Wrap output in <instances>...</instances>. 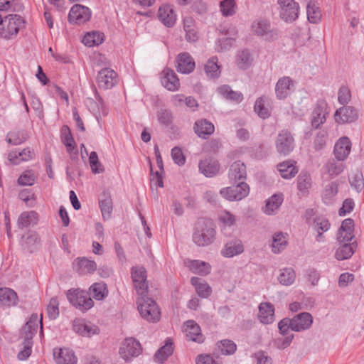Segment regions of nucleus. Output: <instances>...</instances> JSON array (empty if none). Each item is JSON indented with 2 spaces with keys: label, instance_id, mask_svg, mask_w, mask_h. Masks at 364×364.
Masks as SVG:
<instances>
[{
  "label": "nucleus",
  "instance_id": "7c9ffc66",
  "mask_svg": "<svg viewBox=\"0 0 364 364\" xmlns=\"http://www.w3.org/2000/svg\"><path fill=\"white\" fill-rule=\"evenodd\" d=\"M259 318L264 324H270L274 318V307L269 302L260 304L259 306Z\"/></svg>",
  "mask_w": 364,
  "mask_h": 364
},
{
  "label": "nucleus",
  "instance_id": "f704fd0d",
  "mask_svg": "<svg viewBox=\"0 0 364 364\" xmlns=\"http://www.w3.org/2000/svg\"><path fill=\"white\" fill-rule=\"evenodd\" d=\"M38 220V214L35 211L23 212L18 218L17 225L20 229L34 225Z\"/></svg>",
  "mask_w": 364,
  "mask_h": 364
},
{
  "label": "nucleus",
  "instance_id": "774afa93",
  "mask_svg": "<svg viewBox=\"0 0 364 364\" xmlns=\"http://www.w3.org/2000/svg\"><path fill=\"white\" fill-rule=\"evenodd\" d=\"M254 358L257 360V364H272V358L264 350H259L254 353Z\"/></svg>",
  "mask_w": 364,
  "mask_h": 364
},
{
  "label": "nucleus",
  "instance_id": "79ce46f5",
  "mask_svg": "<svg viewBox=\"0 0 364 364\" xmlns=\"http://www.w3.org/2000/svg\"><path fill=\"white\" fill-rule=\"evenodd\" d=\"M267 100L266 97H259L256 100L254 105V111L263 119L269 118L271 115L270 110L266 106Z\"/></svg>",
  "mask_w": 364,
  "mask_h": 364
},
{
  "label": "nucleus",
  "instance_id": "c9c22d12",
  "mask_svg": "<svg viewBox=\"0 0 364 364\" xmlns=\"http://www.w3.org/2000/svg\"><path fill=\"white\" fill-rule=\"evenodd\" d=\"M88 292L96 300H102L108 295L107 287L104 282L94 283L90 287Z\"/></svg>",
  "mask_w": 364,
  "mask_h": 364
},
{
  "label": "nucleus",
  "instance_id": "680f3d73",
  "mask_svg": "<svg viewBox=\"0 0 364 364\" xmlns=\"http://www.w3.org/2000/svg\"><path fill=\"white\" fill-rule=\"evenodd\" d=\"M235 0H223L220 3V10L225 16H232L235 14Z\"/></svg>",
  "mask_w": 364,
  "mask_h": 364
},
{
  "label": "nucleus",
  "instance_id": "72a5a7b5",
  "mask_svg": "<svg viewBox=\"0 0 364 364\" xmlns=\"http://www.w3.org/2000/svg\"><path fill=\"white\" fill-rule=\"evenodd\" d=\"M186 337L189 341H192L198 343L203 342V337L200 333L199 325L193 320L186 321Z\"/></svg>",
  "mask_w": 364,
  "mask_h": 364
},
{
  "label": "nucleus",
  "instance_id": "ea45409f",
  "mask_svg": "<svg viewBox=\"0 0 364 364\" xmlns=\"http://www.w3.org/2000/svg\"><path fill=\"white\" fill-rule=\"evenodd\" d=\"M218 63V58L216 56H213L204 65V70L208 77L215 79L220 76V69Z\"/></svg>",
  "mask_w": 364,
  "mask_h": 364
},
{
  "label": "nucleus",
  "instance_id": "6ab92c4d",
  "mask_svg": "<svg viewBox=\"0 0 364 364\" xmlns=\"http://www.w3.org/2000/svg\"><path fill=\"white\" fill-rule=\"evenodd\" d=\"M294 326L292 331L301 332L309 329L313 323V317L309 312H301L292 318Z\"/></svg>",
  "mask_w": 364,
  "mask_h": 364
},
{
  "label": "nucleus",
  "instance_id": "f8f14e48",
  "mask_svg": "<svg viewBox=\"0 0 364 364\" xmlns=\"http://www.w3.org/2000/svg\"><path fill=\"white\" fill-rule=\"evenodd\" d=\"M73 329L83 337L90 338L93 335L100 333V328L97 326L82 318H77L73 321Z\"/></svg>",
  "mask_w": 364,
  "mask_h": 364
},
{
  "label": "nucleus",
  "instance_id": "ddd939ff",
  "mask_svg": "<svg viewBox=\"0 0 364 364\" xmlns=\"http://www.w3.org/2000/svg\"><path fill=\"white\" fill-rule=\"evenodd\" d=\"M117 73L110 68H103L97 76V82L100 88L111 89L117 84Z\"/></svg>",
  "mask_w": 364,
  "mask_h": 364
},
{
  "label": "nucleus",
  "instance_id": "5fc2aeb1",
  "mask_svg": "<svg viewBox=\"0 0 364 364\" xmlns=\"http://www.w3.org/2000/svg\"><path fill=\"white\" fill-rule=\"evenodd\" d=\"M287 244L283 232H276L272 237V251L274 253H279L284 250Z\"/></svg>",
  "mask_w": 364,
  "mask_h": 364
},
{
  "label": "nucleus",
  "instance_id": "4be33fe9",
  "mask_svg": "<svg viewBox=\"0 0 364 364\" xmlns=\"http://www.w3.org/2000/svg\"><path fill=\"white\" fill-rule=\"evenodd\" d=\"M158 18L166 27L173 26L176 21V15L169 4H164L159 7Z\"/></svg>",
  "mask_w": 364,
  "mask_h": 364
},
{
  "label": "nucleus",
  "instance_id": "6e6552de",
  "mask_svg": "<svg viewBox=\"0 0 364 364\" xmlns=\"http://www.w3.org/2000/svg\"><path fill=\"white\" fill-rule=\"evenodd\" d=\"M252 31L267 41H273L278 38L277 30L272 28L270 22L264 19L255 21L252 24Z\"/></svg>",
  "mask_w": 364,
  "mask_h": 364
},
{
  "label": "nucleus",
  "instance_id": "de8ad7c7",
  "mask_svg": "<svg viewBox=\"0 0 364 364\" xmlns=\"http://www.w3.org/2000/svg\"><path fill=\"white\" fill-rule=\"evenodd\" d=\"M299 4H296V6L290 5L289 7L281 9L280 16L287 22H292L299 16Z\"/></svg>",
  "mask_w": 364,
  "mask_h": 364
},
{
  "label": "nucleus",
  "instance_id": "5701e85b",
  "mask_svg": "<svg viewBox=\"0 0 364 364\" xmlns=\"http://www.w3.org/2000/svg\"><path fill=\"white\" fill-rule=\"evenodd\" d=\"M351 142L347 136L341 137L335 144L333 153L338 161H344L350 154Z\"/></svg>",
  "mask_w": 364,
  "mask_h": 364
},
{
  "label": "nucleus",
  "instance_id": "6e6d98bb",
  "mask_svg": "<svg viewBox=\"0 0 364 364\" xmlns=\"http://www.w3.org/2000/svg\"><path fill=\"white\" fill-rule=\"evenodd\" d=\"M62 141L65 146L67 151L73 149V147L76 146V144L71 133V131L67 125H64L62 127Z\"/></svg>",
  "mask_w": 364,
  "mask_h": 364
},
{
  "label": "nucleus",
  "instance_id": "a18cd8bd",
  "mask_svg": "<svg viewBox=\"0 0 364 364\" xmlns=\"http://www.w3.org/2000/svg\"><path fill=\"white\" fill-rule=\"evenodd\" d=\"M104 41V34L98 31L87 33L82 38V43L88 47L99 46Z\"/></svg>",
  "mask_w": 364,
  "mask_h": 364
},
{
  "label": "nucleus",
  "instance_id": "473e14b6",
  "mask_svg": "<svg viewBox=\"0 0 364 364\" xmlns=\"http://www.w3.org/2000/svg\"><path fill=\"white\" fill-rule=\"evenodd\" d=\"M173 343L171 338H168L165 341V344L154 354V360L160 363H164L173 354Z\"/></svg>",
  "mask_w": 364,
  "mask_h": 364
},
{
  "label": "nucleus",
  "instance_id": "a19ab883",
  "mask_svg": "<svg viewBox=\"0 0 364 364\" xmlns=\"http://www.w3.org/2000/svg\"><path fill=\"white\" fill-rule=\"evenodd\" d=\"M77 266V272L80 274H92L97 269L96 262L85 257L78 258Z\"/></svg>",
  "mask_w": 364,
  "mask_h": 364
},
{
  "label": "nucleus",
  "instance_id": "c03bdc74",
  "mask_svg": "<svg viewBox=\"0 0 364 364\" xmlns=\"http://www.w3.org/2000/svg\"><path fill=\"white\" fill-rule=\"evenodd\" d=\"M283 202L282 194H274L267 201L264 209V213L271 215L274 210L279 208Z\"/></svg>",
  "mask_w": 364,
  "mask_h": 364
},
{
  "label": "nucleus",
  "instance_id": "aec40b11",
  "mask_svg": "<svg viewBox=\"0 0 364 364\" xmlns=\"http://www.w3.org/2000/svg\"><path fill=\"white\" fill-rule=\"evenodd\" d=\"M98 200L103 219L105 220L109 219L113 210V203L110 192L107 190L103 191L100 195Z\"/></svg>",
  "mask_w": 364,
  "mask_h": 364
},
{
  "label": "nucleus",
  "instance_id": "dca6fc26",
  "mask_svg": "<svg viewBox=\"0 0 364 364\" xmlns=\"http://www.w3.org/2000/svg\"><path fill=\"white\" fill-rule=\"evenodd\" d=\"M334 117L337 123H351L357 120L358 114L353 107L343 106L336 111Z\"/></svg>",
  "mask_w": 364,
  "mask_h": 364
},
{
  "label": "nucleus",
  "instance_id": "c85d7f7f",
  "mask_svg": "<svg viewBox=\"0 0 364 364\" xmlns=\"http://www.w3.org/2000/svg\"><path fill=\"white\" fill-rule=\"evenodd\" d=\"M293 81L289 77H282L277 81L275 86L276 96L279 100L285 99L291 92Z\"/></svg>",
  "mask_w": 364,
  "mask_h": 364
},
{
  "label": "nucleus",
  "instance_id": "58836bf2",
  "mask_svg": "<svg viewBox=\"0 0 364 364\" xmlns=\"http://www.w3.org/2000/svg\"><path fill=\"white\" fill-rule=\"evenodd\" d=\"M32 159V152L29 148L24 149L21 151H13L9 154V161L15 165L19 164L21 161H27Z\"/></svg>",
  "mask_w": 364,
  "mask_h": 364
},
{
  "label": "nucleus",
  "instance_id": "4468645a",
  "mask_svg": "<svg viewBox=\"0 0 364 364\" xmlns=\"http://www.w3.org/2000/svg\"><path fill=\"white\" fill-rule=\"evenodd\" d=\"M247 177L246 165L241 161L233 162L228 170V178L231 184L237 182H245Z\"/></svg>",
  "mask_w": 364,
  "mask_h": 364
},
{
  "label": "nucleus",
  "instance_id": "1a4fd4ad",
  "mask_svg": "<svg viewBox=\"0 0 364 364\" xmlns=\"http://www.w3.org/2000/svg\"><path fill=\"white\" fill-rule=\"evenodd\" d=\"M275 145L277 152L286 156L294 150V137L288 130H282L276 139Z\"/></svg>",
  "mask_w": 364,
  "mask_h": 364
},
{
  "label": "nucleus",
  "instance_id": "37998d69",
  "mask_svg": "<svg viewBox=\"0 0 364 364\" xmlns=\"http://www.w3.org/2000/svg\"><path fill=\"white\" fill-rule=\"evenodd\" d=\"M252 61L253 58L248 49L241 50L237 55V65L242 70L247 69L251 65Z\"/></svg>",
  "mask_w": 364,
  "mask_h": 364
},
{
  "label": "nucleus",
  "instance_id": "f257e3e1",
  "mask_svg": "<svg viewBox=\"0 0 364 364\" xmlns=\"http://www.w3.org/2000/svg\"><path fill=\"white\" fill-rule=\"evenodd\" d=\"M43 314H41L40 318L37 314H33L28 321L21 328L20 338H23V348L21 350L17 358L20 360H26L31 354L33 346V337L36 334L38 324H40V335L43 336Z\"/></svg>",
  "mask_w": 364,
  "mask_h": 364
},
{
  "label": "nucleus",
  "instance_id": "20e7f679",
  "mask_svg": "<svg viewBox=\"0 0 364 364\" xmlns=\"http://www.w3.org/2000/svg\"><path fill=\"white\" fill-rule=\"evenodd\" d=\"M137 309L141 317L148 321L156 322L160 318V311L156 301L146 294L137 299Z\"/></svg>",
  "mask_w": 364,
  "mask_h": 364
},
{
  "label": "nucleus",
  "instance_id": "2f4dec72",
  "mask_svg": "<svg viewBox=\"0 0 364 364\" xmlns=\"http://www.w3.org/2000/svg\"><path fill=\"white\" fill-rule=\"evenodd\" d=\"M194 131L200 138L207 139L214 132V125L207 119L197 120L194 124Z\"/></svg>",
  "mask_w": 364,
  "mask_h": 364
},
{
  "label": "nucleus",
  "instance_id": "9d476101",
  "mask_svg": "<svg viewBox=\"0 0 364 364\" xmlns=\"http://www.w3.org/2000/svg\"><path fill=\"white\" fill-rule=\"evenodd\" d=\"M131 275L134 286L139 295L147 294L148 284L146 281V270L144 267H133Z\"/></svg>",
  "mask_w": 364,
  "mask_h": 364
},
{
  "label": "nucleus",
  "instance_id": "69168bd1",
  "mask_svg": "<svg viewBox=\"0 0 364 364\" xmlns=\"http://www.w3.org/2000/svg\"><path fill=\"white\" fill-rule=\"evenodd\" d=\"M59 303L57 299L52 298L47 305V314L50 319H55L59 316Z\"/></svg>",
  "mask_w": 364,
  "mask_h": 364
},
{
  "label": "nucleus",
  "instance_id": "13d9d810",
  "mask_svg": "<svg viewBox=\"0 0 364 364\" xmlns=\"http://www.w3.org/2000/svg\"><path fill=\"white\" fill-rule=\"evenodd\" d=\"M308 20L312 23H317L321 19V11L314 3L309 2L306 6Z\"/></svg>",
  "mask_w": 364,
  "mask_h": 364
},
{
  "label": "nucleus",
  "instance_id": "49530a36",
  "mask_svg": "<svg viewBox=\"0 0 364 364\" xmlns=\"http://www.w3.org/2000/svg\"><path fill=\"white\" fill-rule=\"evenodd\" d=\"M188 267L192 272L200 275H207L210 270V265L208 263L200 260L190 261Z\"/></svg>",
  "mask_w": 364,
  "mask_h": 364
},
{
  "label": "nucleus",
  "instance_id": "7ed1b4c3",
  "mask_svg": "<svg viewBox=\"0 0 364 364\" xmlns=\"http://www.w3.org/2000/svg\"><path fill=\"white\" fill-rule=\"evenodd\" d=\"M4 11L0 10V36L5 39L16 36L20 29L25 26L24 18L18 14L3 16Z\"/></svg>",
  "mask_w": 364,
  "mask_h": 364
},
{
  "label": "nucleus",
  "instance_id": "8fccbe9b",
  "mask_svg": "<svg viewBox=\"0 0 364 364\" xmlns=\"http://www.w3.org/2000/svg\"><path fill=\"white\" fill-rule=\"evenodd\" d=\"M278 169L283 178L289 179L294 177L298 172L297 168L289 161L281 163L278 165Z\"/></svg>",
  "mask_w": 364,
  "mask_h": 364
},
{
  "label": "nucleus",
  "instance_id": "4d7b16f0",
  "mask_svg": "<svg viewBox=\"0 0 364 364\" xmlns=\"http://www.w3.org/2000/svg\"><path fill=\"white\" fill-rule=\"evenodd\" d=\"M278 280L283 285H291L295 280L294 270L292 268H285L282 269L278 277Z\"/></svg>",
  "mask_w": 364,
  "mask_h": 364
},
{
  "label": "nucleus",
  "instance_id": "864d4df0",
  "mask_svg": "<svg viewBox=\"0 0 364 364\" xmlns=\"http://www.w3.org/2000/svg\"><path fill=\"white\" fill-rule=\"evenodd\" d=\"M28 137L24 130H13L7 135L8 143L13 145H18L24 142Z\"/></svg>",
  "mask_w": 364,
  "mask_h": 364
},
{
  "label": "nucleus",
  "instance_id": "4c0bfd02",
  "mask_svg": "<svg viewBox=\"0 0 364 364\" xmlns=\"http://www.w3.org/2000/svg\"><path fill=\"white\" fill-rule=\"evenodd\" d=\"M191 283L200 297L208 298L211 294V287L206 282H202L201 279L193 277L191 279Z\"/></svg>",
  "mask_w": 364,
  "mask_h": 364
},
{
  "label": "nucleus",
  "instance_id": "a878e982",
  "mask_svg": "<svg viewBox=\"0 0 364 364\" xmlns=\"http://www.w3.org/2000/svg\"><path fill=\"white\" fill-rule=\"evenodd\" d=\"M244 252V246L239 239H232L228 241L221 250V255L225 257H232Z\"/></svg>",
  "mask_w": 364,
  "mask_h": 364
},
{
  "label": "nucleus",
  "instance_id": "423d86ee",
  "mask_svg": "<svg viewBox=\"0 0 364 364\" xmlns=\"http://www.w3.org/2000/svg\"><path fill=\"white\" fill-rule=\"evenodd\" d=\"M250 186L246 182H237L220 191V195L230 201L241 200L248 196Z\"/></svg>",
  "mask_w": 364,
  "mask_h": 364
},
{
  "label": "nucleus",
  "instance_id": "bb28decb",
  "mask_svg": "<svg viewBox=\"0 0 364 364\" xmlns=\"http://www.w3.org/2000/svg\"><path fill=\"white\" fill-rule=\"evenodd\" d=\"M338 242L339 246L336 249L335 257L338 260L348 259L352 257L357 248V242Z\"/></svg>",
  "mask_w": 364,
  "mask_h": 364
},
{
  "label": "nucleus",
  "instance_id": "393cba45",
  "mask_svg": "<svg viewBox=\"0 0 364 364\" xmlns=\"http://www.w3.org/2000/svg\"><path fill=\"white\" fill-rule=\"evenodd\" d=\"M17 294L10 288H0V308L5 309L18 304Z\"/></svg>",
  "mask_w": 364,
  "mask_h": 364
},
{
  "label": "nucleus",
  "instance_id": "e433bc0d",
  "mask_svg": "<svg viewBox=\"0 0 364 364\" xmlns=\"http://www.w3.org/2000/svg\"><path fill=\"white\" fill-rule=\"evenodd\" d=\"M218 92L228 100L240 103L243 100V95L240 92L234 91L228 85L218 87Z\"/></svg>",
  "mask_w": 364,
  "mask_h": 364
},
{
  "label": "nucleus",
  "instance_id": "e2e57ef3",
  "mask_svg": "<svg viewBox=\"0 0 364 364\" xmlns=\"http://www.w3.org/2000/svg\"><path fill=\"white\" fill-rule=\"evenodd\" d=\"M294 326V322L292 318H284L279 321L278 323V328L279 333L282 336H287L289 333V329L292 331V327Z\"/></svg>",
  "mask_w": 364,
  "mask_h": 364
},
{
  "label": "nucleus",
  "instance_id": "2eb2a0df",
  "mask_svg": "<svg viewBox=\"0 0 364 364\" xmlns=\"http://www.w3.org/2000/svg\"><path fill=\"white\" fill-rule=\"evenodd\" d=\"M199 171L206 177L216 176L220 168V165L217 159L213 157H206L198 163Z\"/></svg>",
  "mask_w": 364,
  "mask_h": 364
},
{
  "label": "nucleus",
  "instance_id": "c756f323",
  "mask_svg": "<svg viewBox=\"0 0 364 364\" xmlns=\"http://www.w3.org/2000/svg\"><path fill=\"white\" fill-rule=\"evenodd\" d=\"M164 77L161 78V84L168 90L175 91L179 87V80L176 73L169 68L163 71Z\"/></svg>",
  "mask_w": 364,
  "mask_h": 364
},
{
  "label": "nucleus",
  "instance_id": "f3484780",
  "mask_svg": "<svg viewBox=\"0 0 364 364\" xmlns=\"http://www.w3.org/2000/svg\"><path fill=\"white\" fill-rule=\"evenodd\" d=\"M20 245L23 251L33 253L40 247V238L35 232H28L22 235Z\"/></svg>",
  "mask_w": 364,
  "mask_h": 364
},
{
  "label": "nucleus",
  "instance_id": "412c9836",
  "mask_svg": "<svg viewBox=\"0 0 364 364\" xmlns=\"http://www.w3.org/2000/svg\"><path fill=\"white\" fill-rule=\"evenodd\" d=\"M53 358L57 364H77V357L68 348H54Z\"/></svg>",
  "mask_w": 364,
  "mask_h": 364
},
{
  "label": "nucleus",
  "instance_id": "cd10ccee",
  "mask_svg": "<svg viewBox=\"0 0 364 364\" xmlns=\"http://www.w3.org/2000/svg\"><path fill=\"white\" fill-rule=\"evenodd\" d=\"M331 228L329 220L324 216H316L313 220V228L317 232L316 240L317 242H323L325 237L323 232L328 231Z\"/></svg>",
  "mask_w": 364,
  "mask_h": 364
},
{
  "label": "nucleus",
  "instance_id": "f03ea898",
  "mask_svg": "<svg viewBox=\"0 0 364 364\" xmlns=\"http://www.w3.org/2000/svg\"><path fill=\"white\" fill-rule=\"evenodd\" d=\"M215 225L213 220L208 218H199L195 223L193 241L198 247L211 245L215 239Z\"/></svg>",
  "mask_w": 364,
  "mask_h": 364
},
{
  "label": "nucleus",
  "instance_id": "9b49d317",
  "mask_svg": "<svg viewBox=\"0 0 364 364\" xmlns=\"http://www.w3.org/2000/svg\"><path fill=\"white\" fill-rule=\"evenodd\" d=\"M90 17L91 11L90 9L77 4L72 6L68 18L70 23L81 25L88 21Z\"/></svg>",
  "mask_w": 364,
  "mask_h": 364
},
{
  "label": "nucleus",
  "instance_id": "a211bd4d",
  "mask_svg": "<svg viewBox=\"0 0 364 364\" xmlns=\"http://www.w3.org/2000/svg\"><path fill=\"white\" fill-rule=\"evenodd\" d=\"M354 220L352 218L345 219L338 230V242H350L354 238Z\"/></svg>",
  "mask_w": 364,
  "mask_h": 364
},
{
  "label": "nucleus",
  "instance_id": "b1692460",
  "mask_svg": "<svg viewBox=\"0 0 364 364\" xmlns=\"http://www.w3.org/2000/svg\"><path fill=\"white\" fill-rule=\"evenodd\" d=\"M177 71L183 74H188L195 68V61L188 53H180L177 58Z\"/></svg>",
  "mask_w": 364,
  "mask_h": 364
},
{
  "label": "nucleus",
  "instance_id": "052dcab7",
  "mask_svg": "<svg viewBox=\"0 0 364 364\" xmlns=\"http://www.w3.org/2000/svg\"><path fill=\"white\" fill-rule=\"evenodd\" d=\"M89 163L94 173H100L104 171V168L98 159L97 154L92 151L89 157Z\"/></svg>",
  "mask_w": 364,
  "mask_h": 364
},
{
  "label": "nucleus",
  "instance_id": "603ef678",
  "mask_svg": "<svg viewBox=\"0 0 364 364\" xmlns=\"http://www.w3.org/2000/svg\"><path fill=\"white\" fill-rule=\"evenodd\" d=\"M217 346L223 355H233L237 350L235 343L229 339H224L217 343Z\"/></svg>",
  "mask_w": 364,
  "mask_h": 364
},
{
  "label": "nucleus",
  "instance_id": "0eeeda50",
  "mask_svg": "<svg viewBox=\"0 0 364 364\" xmlns=\"http://www.w3.org/2000/svg\"><path fill=\"white\" fill-rule=\"evenodd\" d=\"M142 350L141 345L138 340L133 337H129L122 343L119 353L126 362H130L132 358L139 356L142 353Z\"/></svg>",
  "mask_w": 364,
  "mask_h": 364
},
{
  "label": "nucleus",
  "instance_id": "0e129e2a",
  "mask_svg": "<svg viewBox=\"0 0 364 364\" xmlns=\"http://www.w3.org/2000/svg\"><path fill=\"white\" fill-rule=\"evenodd\" d=\"M349 183L357 192L360 193L364 186V179L361 171H357L351 179H349Z\"/></svg>",
  "mask_w": 364,
  "mask_h": 364
},
{
  "label": "nucleus",
  "instance_id": "338daca9",
  "mask_svg": "<svg viewBox=\"0 0 364 364\" xmlns=\"http://www.w3.org/2000/svg\"><path fill=\"white\" fill-rule=\"evenodd\" d=\"M159 122L166 126L168 127L172 123V114L169 110L161 109L157 113Z\"/></svg>",
  "mask_w": 364,
  "mask_h": 364
},
{
  "label": "nucleus",
  "instance_id": "09e8293b",
  "mask_svg": "<svg viewBox=\"0 0 364 364\" xmlns=\"http://www.w3.org/2000/svg\"><path fill=\"white\" fill-rule=\"evenodd\" d=\"M156 159L157 166H158L160 171H156L154 172L151 163L150 162L149 163L150 164V173H151V176H153V178L151 180L153 181L154 179H156L155 185L156 186L162 188V187H164V181H163V177H162L161 173H163L164 170L163 160H162L161 156H159L157 158H156Z\"/></svg>",
  "mask_w": 364,
  "mask_h": 364
},
{
  "label": "nucleus",
  "instance_id": "3c124183",
  "mask_svg": "<svg viewBox=\"0 0 364 364\" xmlns=\"http://www.w3.org/2000/svg\"><path fill=\"white\" fill-rule=\"evenodd\" d=\"M324 167L326 172L331 176H338L343 171L345 166L343 161H336L332 159L328 161Z\"/></svg>",
  "mask_w": 364,
  "mask_h": 364
},
{
  "label": "nucleus",
  "instance_id": "bf43d9fd",
  "mask_svg": "<svg viewBox=\"0 0 364 364\" xmlns=\"http://www.w3.org/2000/svg\"><path fill=\"white\" fill-rule=\"evenodd\" d=\"M311 185V178L307 172H301L297 178V188L301 192L306 191Z\"/></svg>",
  "mask_w": 364,
  "mask_h": 364
},
{
  "label": "nucleus",
  "instance_id": "39448f33",
  "mask_svg": "<svg viewBox=\"0 0 364 364\" xmlns=\"http://www.w3.org/2000/svg\"><path fill=\"white\" fill-rule=\"evenodd\" d=\"M66 296L73 306L82 312L90 309L94 306V301L89 292L79 288L68 290Z\"/></svg>",
  "mask_w": 364,
  "mask_h": 364
}]
</instances>
